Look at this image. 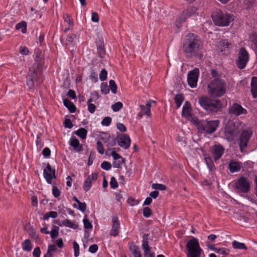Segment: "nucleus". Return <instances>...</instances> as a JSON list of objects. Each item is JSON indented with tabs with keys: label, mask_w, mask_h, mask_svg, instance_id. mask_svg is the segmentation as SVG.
<instances>
[{
	"label": "nucleus",
	"mask_w": 257,
	"mask_h": 257,
	"mask_svg": "<svg viewBox=\"0 0 257 257\" xmlns=\"http://www.w3.org/2000/svg\"><path fill=\"white\" fill-rule=\"evenodd\" d=\"M199 75V70L197 68L193 69L188 73L187 75V81L190 87L195 88L196 87Z\"/></svg>",
	"instance_id": "f8f14e48"
},
{
	"label": "nucleus",
	"mask_w": 257,
	"mask_h": 257,
	"mask_svg": "<svg viewBox=\"0 0 257 257\" xmlns=\"http://www.w3.org/2000/svg\"><path fill=\"white\" fill-rule=\"evenodd\" d=\"M127 202L131 206H134L139 203V201L133 198H129Z\"/></svg>",
	"instance_id": "338daca9"
},
{
	"label": "nucleus",
	"mask_w": 257,
	"mask_h": 257,
	"mask_svg": "<svg viewBox=\"0 0 257 257\" xmlns=\"http://www.w3.org/2000/svg\"><path fill=\"white\" fill-rule=\"evenodd\" d=\"M59 227L54 225L51 231H49V234L52 239H54L57 237L59 234Z\"/></svg>",
	"instance_id": "4c0bfd02"
},
{
	"label": "nucleus",
	"mask_w": 257,
	"mask_h": 257,
	"mask_svg": "<svg viewBox=\"0 0 257 257\" xmlns=\"http://www.w3.org/2000/svg\"><path fill=\"white\" fill-rule=\"evenodd\" d=\"M109 90H111L112 93L116 94L117 92V86L115 81L113 80H110L109 82Z\"/></svg>",
	"instance_id": "ea45409f"
},
{
	"label": "nucleus",
	"mask_w": 257,
	"mask_h": 257,
	"mask_svg": "<svg viewBox=\"0 0 257 257\" xmlns=\"http://www.w3.org/2000/svg\"><path fill=\"white\" fill-rule=\"evenodd\" d=\"M122 103L121 102H117L112 104L111 108L114 111L116 112L119 111L122 107Z\"/></svg>",
	"instance_id": "a18cd8bd"
},
{
	"label": "nucleus",
	"mask_w": 257,
	"mask_h": 257,
	"mask_svg": "<svg viewBox=\"0 0 257 257\" xmlns=\"http://www.w3.org/2000/svg\"><path fill=\"white\" fill-rule=\"evenodd\" d=\"M110 185L113 189H115L118 187V183L114 177H112L110 179Z\"/></svg>",
	"instance_id": "5fc2aeb1"
},
{
	"label": "nucleus",
	"mask_w": 257,
	"mask_h": 257,
	"mask_svg": "<svg viewBox=\"0 0 257 257\" xmlns=\"http://www.w3.org/2000/svg\"><path fill=\"white\" fill-rule=\"evenodd\" d=\"M98 250V246L96 244L90 245L89 247V251L91 253H95Z\"/></svg>",
	"instance_id": "69168bd1"
},
{
	"label": "nucleus",
	"mask_w": 257,
	"mask_h": 257,
	"mask_svg": "<svg viewBox=\"0 0 257 257\" xmlns=\"http://www.w3.org/2000/svg\"><path fill=\"white\" fill-rule=\"evenodd\" d=\"M93 101V100L92 98H89L87 102V106H88V110L89 112L93 113L96 109L95 105L92 103V102Z\"/></svg>",
	"instance_id": "58836bf2"
},
{
	"label": "nucleus",
	"mask_w": 257,
	"mask_h": 257,
	"mask_svg": "<svg viewBox=\"0 0 257 257\" xmlns=\"http://www.w3.org/2000/svg\"><path fill=\"white\" fill-rule=\"evenodd\" d=\"M219 120H199L198 118H194L192 119V124L197 128H216L219 124Z\"/></svg>",
	"instance_id": "6e6552de"
},
{
	"label": "nucleus",
	"mask_w": 257,
	"mask_h": 257,
	"mask_svg": "<svg viewBox=\"0 0 257 257\" xmlns=\"http://www.w3.org/2000/svg\"><path fill=\"white\" fill-rule=\"evenodd\" d=\"M210 248L211 249L214 250L216 253L221 254L227 255L229 252V250L228 249L224 247L217 248L213 247H210Z\"/></svg>",
	"instance_id": "7c9ffc66"
},
{
	"label": "nucleus",
	"mask_w": 257,
	"mask_h": 257,
	"mask_svg": "<svg viewBox=\"0 0 257 257\" xmlns=\"http://www.w3.org/2000/svg\"><path fill=\"white\" fill-rule=\"evenodd\" d=\"M33 247V245L30 239H25L22 243V248L26 251H30Z\"/></svg>",
	"instance_id": "c85d7f7f"
},
{
	"label": "nucleus",
	"mask_w": 257,
	"mask_h": 257,
	"mask_svg": "<svg viewBox=\"0 0 257 257\" xmlns=\"http://www.w3.org/2000/svg\"><path fill=\"white\" fill-rule=\"evenodd\" d=\"M107 72L105 69H103L99 74V79L101 81H104L107 79Z\"/></svg>",
	"instance_id": "de8ad7c7"
},
{
	"label": "nucleus",
	"mask_w": 257,
	"mask_h": 257,
	"mask_svg": "<svg viewBox=\"0 0 257 257\" xmlns=\"http://www.w3.org/2000/svg\"><path fill=\"white\" fill-rule=\"evenodd\" d=\"M16 29L17 30H21L23 33H26L27 31V24L25 22L23 21L18 24L16 26Z\"/></svg>",
	"instance_id": "72a5a7b5"
},
{
	"label": "nucleus",
	"mask_w": 257,
	"mask_h": 257,
	"mask_svg": "<svg viewBox=\"0 0 257 257\" xmlns=\"http://www.w3.org/2000/svg\"><path fill=\"white\" fill-rule=\"evenodd\" d=\"M186 247L187 250L186 257H200L202 249L197 238L193 237L187 241Z\"/></svg>",
	"instance_id": "423d86ee"
},
{
	"label": "nucleus",
	"mask_w": 257,
	"mask_h": 257,
	"mask_svg": "<svg viewBox=\"0 0 257 257\" xmlns=\"http://www.w3.org/2000/svg\"><path fill=\"white\" fill-rule=\"evenodd\" d=\"M63 19L65 22L67 23L70 27H72L73 25V21L72 18L67 14L63 15Z\"/></svg>",
	"instance_id": "c03bdc74"
},
{
	"label": "nucleus",
	"mask_w": 257,
	"mask_h": 257,
	"mask_svg": "<svg viewBox=\"0 0 257 257\" xmlns=\"http://www.w3.org/2000/svg\"><path fill=\"white\" fill-rule=\"evenodd\" d=\"M211 75L213 78L208 84V93L214 97L223 96L226 91V83L221 77V74L215 69H212Z\"/></svg>",
	"instance_id": "f03ea898"
},
{
	"label": "nucleus",
	"mask_w": 257,
	"mask_h": 257,
	"mask_svg": "<svg viewBox=\"0 0 257 257\" xmlns=\"http://www.w3.org/2000/svg\"><path fill=\"white\" fill-rule=\"evenodd\" d=\"M98 174L96 173H92L89 175L84 182L83 185V189L85 192H87L92 186L93 181L97 179Z\"/></svg>",
	"instance_id": "a211bd4d"
},
{
	"label": "nucleus",
	"mask_w": 257,
	"mask_h": 257,
	"mask_svg": "<svg viewBox=\"0 0 257 257\" xmlns=\"http://www.w3.org/2000/svg\"><path fill=\"white\" fill-rule=\"evenodd\" d=\"M111 118L110 117H105L101 121V124L103 126H108L111 122Z\"/></svg>",
	"instance_id": "603ef678"
},
{
	"label": "nucleus",
	"mask_w": 257,
	"mask_h": 257,
	"mask_svg": "<svg viewBox=\"0 0 257 257\" xmlns=\"http://www.w3.org/2000/svg\"><path fill=\"white\" fill-rule=\"evenodd\" d=\"M43 176L48 184H52L53 179L56 178L55 169H52L50 164H47L46 168L44 169Z\"/></svg>",
	"instance_id": "ddd939ff"
},
{
	"label": "nucleus",
	"mask_w": 257,
	"mask_h": 257,
	"mask_svg": "<svg viewBox=\"0 0 257 257\" xmlns=\"http://www.w3.org/2000/svg\"><path fill=\"white\" fill-rule=\"evenodd\" d=\"M251 92L254 98L257 97V77H253L251 82Z\"/></svg>",
	"instance_id": "a878e982"
},
{
	"label": "nucleus",
	"mask_w": 257,
	"mask_h": 257,
	"mask_svg": "<svg viewBox=\"0 0 257 257\" xmlns=\"http://www.w3.org/2000/svg\"><path fill=\"white\" fill-rule=\"evenodd\" d=\"M155 102L154 101H150L147 102L146 105H141L140 108L141 109V111L138 113V116L142 117L144 115H146L147 117H150L151 116V104Z\"/></svg>",
	"instance_id": "aec40b11"
},
{
	"label": "nucleus",
	"mask_w": 257,
	"mask_h": 257,
	"mask_svg": "<svg viewBox=\"0 0 257 257\" xmlns=\"http://www.w3.org/2000/svg\"><path fill=\"white\" fill-rule=\"evenodd\" d=\"M174 99L176 105V107L177 108H178L180 107L184 100V95L182 93L177 94L175 95Z\"/></svg>",
	"instance_id": "cd10ccee"
},
{
	"label": "nucleus",
	"mask_w": 257,
	"mask_h": 257,
	"mask_svg": "<svg viewBox=\"0 0 257 257\" xmlns=\"http://www.w3.org/2000/svg\"><path fill=\"white\" fill-rule=\"evenodd\" d=\"M251 42L254 50L257 53V34H253L251 37Z\"/></svg>",
	"instance_id": "49530a36"
},
{
	"label": "nucleus",
	"mask_w": 257,
	"mask_h": 257,
	"mask_svg": "<svg viewBox=\"0 0 257 257\" xmlns=\"http://www.w3.org/2000/svg\"><path fill=\"white\" fill-rule=\"evenodd\" d=\"M40 66V63L37 60H35V63L29 69L27 77V85L29 89H33L35 87V83L39 78L38 72Z\"/></svg>",
	"instance_id": "39448f33"
},
{
	"label": "nucleus",
	"mask_w": 257,
	"mask_h": 257,
	"mask_svg": "<svg viewBox=\"0 0 257 257\" xmlns=\"http://www.w3.org/2000/svg\"><path fill=\"white\" fill-rule=\"evenodd\" d=\"M73 134H76L80 138L84 139H85L87 135L86 130H77L73 133Z\"/></svg>",
	"instance_id": "e433bc0d"
},
{
	"label": "nucleus",
	"mask_w": 257,
	"mask_h": 257,
	"mask_svg": "<svg viewBox=\"0 0 257 257\" xmlns=\"http://www.w3.org/2000/svg\"><path fill=\"white\" fill-rule=\"evenodd\" d=\"M96 45L98 55L100 58H103L105 55V50L103 40L102 37H98L96 39Z\"/></svg>",
	"instance_id": "412c9836"
},
{
	"label": "nucleus",
	"mask_w": 257,
	"mask_h": 257,
	"mask_svg": "<svg viewBox=\"0 0 257 257\" xmlns=\"http://www.w3.org/2000/svg\"><path fill=\"white\" fill-rule=\"evenodd\" d=\"M205 161L209 170L213 171L215 170V165L210 157H205Z\"/></svg>",
	"instance_id": "473e14b6"
},
{
	"label": "nucleus",
	"mask_w": 257,
	"mask_h": 257,
	"mask_svg": "<svg viewBox=\"0 0 257 257\" xmlns=\"http://www.w3.org/2000/svg\"><path fill=\"white\" fill-rule=\"evenodd\" d=\"M123 162V159L121 158L117 160H115L113 161L112 163V165L114 168H120L121 167L122 164Z\"/></svg>",
	"instance_id": "79ce46f5"
},
{
	"label": "nucleus",
	"mask_w": 257,
	"mask_h": 257,
	"mask_svg": "<svg viewBox=\"0 0 257 257\" xmlns=\"http://www.w3.org/2000/svg\"><path fill=\"white\" fill-rule=\"evenodd\" d=\"M196 11V9L192 7L188 8L183 11L176 19V25L177 27L180 28L182 23L185 22L188 18L195 15Z\"/></svg>",
	"instance_id": "9d476101"
},
{
	"label": "nucleus",
	"mask_w": 257,
	"mask_h": 257,
	"mask_svg": "<svg viewBox=\"0 0 257 257\" xmlns=\"http://www.w3.org/2000/svg\"><path fill=\"white\" fill-rule=\"evenodd\" d=\"M211 150V155L215 161L218 160L224 152V148L220 144L212 146Z\"/></svg>",
	"instance_id": "2eb2a0df"
},
{
	"label": "nucleus",
	"mask_w": 257,
	"mask_h": 257,
	"mask_svg": "<svg viewBox=\"0 0 257 257\" xmlns=\"http://www.w3.org/2000/svg\"><path fill=\"white\" fill-rule=\"evenodd\" d=\"M221 46H222L225 48H229L231 44L227 40H222L219 43Z\"/></svg>",
	"instance_id": "13d9d810"
},
{
	"label": "nucleus",
	"mask_w": 257,
	"mask_h": 257,
	"mask_svg": "<svg viewBox=\"0 0 257 257\" xmlns=\"http://www.w3.org/2000/svg\"><path fill=\"white\" fill-rule=\"evenodd\" d=\"M119 223L117 217H113L112 218V226L110 232V235L115 236L118 235L119 229Z\"/></svg>",
	"instance_id": "5701e85b"
},
{
	"label": "nucleus",
	"mask_w": 257,
	"mask_h": 257,
	"mask_svg": "<svg viewBox=\"0 0 257 257\" xmlns=\"http://www.w3.org/2000/svg\"><path fill=\"white\" fill-rule=\"evenodd\" d=\"M100 88L101 93L104 94H107L109 92V88L106 83H102L101 84Z\"/></svg>",
	"instance_id": "a19ab883"
},
{
	"label": "nucleus",
	"mask_w": 257,
	"mask_h": 257,
	"mask_svg": "<svg viewBox=\"0 0 257 257\" xmlns=\"http://www.w3.org/2000/svg\"><path fill=\"white\" fill-rule=\"evenodd\" d=\"M192 107L190 103L186 101L182 108V115L183 117H185L188 120H190L192 123L193 118L197 117L192 115Z\"/></svg>",
	"instance_id": "dca6fc26"
},
{
	"label": "nucleus",
	"mask_w": 257,
	"mask_h": 257,
	"mask_svg": "<svg viewBox=\"0 0 257 257\" xmlns=\"http://www.w3.org/2000/svg\"><path fill=\"white\" fill-rule=\"evenodd\" d=\"M250 135L248 130H244L242 132L240 136L239 142V147L241 152L242 151V149L247 146Z\"/></svg>",
	"instance_id": "6ab92c4d"
},
{
	"label": "nucleus",
	"mask_w": 257,
	"mask_h": 257,
	"mask_svg": "<svg viewBox=\"0 0 257 257\" xmlns=\"http://www.w3.org/2000/svg\"><path fill=\"white\" fill-rule=\"evenodd\" d=\"M149 234H144L142 238V248L144 251L145 257H155V253L151 252L148 243Z\"/></svg>",
	"instance_id": "4468645a"
},
{
	"label": "nucleus",
	"mask_w": 257,
	"mask_h": 257,
	"mask_svg": "<svg viewBox=\"0 0 257 257\" xmlns=\"http://www.w3.org/2000/svg\"><path fill=\"white\" fill-rule=\"evenodd\" d=\"M70 145L72 146L76 152H80L81 150V147L80 145L79 141L73 136L70 140Z\"/></svg>",
	"instance_id": "393cba45"
},
{
	"label": "nucleus",
	"mask_w": 257,
	"mask_h": 257,
	"mask_svg": "<svg viewBox=\"0 0 257 257\" xmlns=\"http://www.w3.org/2000/svg\"><path fill=\"white\" fill-rule=\"evenodd\" d=\"M73 245L74 251V256L75 257H77L79 254V244L76 241H74L73 243Z\"/></svg>",
	"instance_id": "3c124183"
},
{
	"label": "nucleus",
	"mask_w": 257,
	"mask_h": 257,
	"mask_svg": "<svg viewBox=\"0 0 257 257\" xmlns=\"http://www.w3.org/2000/svg\"><path fill=\"white\" fill-rule=\"evenodd\" d=\"M251 182L245 177H240L235 183V189L236 192L242 196L246 194L250 190Z\"/></svg>",
	"instance_id": "0eeeda50"
},
{
	"label": "nucleus",
	"mask_w": 257,
	"mask_h": 257,
	"mask_svg": "<svg viewBox=\"0 0 257 257\" xmlns=\"http://www.w3.org/2000/svg\"><path fill=\"white\" fill-rule=\"evenodd\" d=\"M64 126L66 128H71L73 126L71 120L69 118H67L64 122Z\"/></svg>",
	"instance_id": "052dcab7"
},
{
	"label": "nucleus",
	"mask_w": 257,
	"mask_h": 257,
	"mask_svg": "<svg viewBox=\"0 0 257 257\" xmlns=\"http://www.w3.org/2000/svg\"><path fill=\"white\" fill-rule=\"evenodd\" d=\"M83 222L84 223V227L85 229H91L92 228L91 223L86 217L83 219Z\"/></svg>",
	"instance_id": "864d4df0"
},
{
	"label": "nucleus",
	"mask_w": 257,
	"mask_h": 257,
	"mask_svg": "<svg viewBox=\"0 0 257 257\" xmlns=\"http://www.w3.org/2000/svg\"><path fill=\"white\" fill-rule=\"evenodd\" d=\"M62 225L66 226L68 227L73 229H75L77 228V225L74 223L72 222L69 219H65L63 221Z\"/></svg>",
	"instance_id": "f704fd0d"
},
{
	"label": "nucleus",
	"mask_w": 257,
	"mask_h": 257,
	"mask_svg": "<svg viewBox=\"0 0 257 257\" xmlns=\"http://www.w3.org/2000/svg\"><path fill=\"white\" fill-rule=\"evenodd\" d=\"M78 205V209L82 212H84L86 210V205L85 202L82 203L80 201L77 203Z\"/></svg>",
	"instance_id": "bf43d9fd"
},
{
	"label": "nucleus",
	"mask_w": 257,
	"mask_h": 257,
	"mask_svg": "<svg viewBox=\"0 0 257 257\" xmlns=\"http://www.w3.org/2000/svg\"><path fill=\"white\" fill-rule=\"evenodd\" d=\"M152 214L151 209L148 207H145L143 209V215L146 217H149Z\"/></svg>",
	"instance_id": "8fccbe9b"
},
{
	"label": "nucleus",
	"mask_w": 257,
	"mask_h": 257,
	"mask_svg": "<svg viewBox=\"0 0 257 257\" xmlns=\"http://www.w3.org/2000/svg\"><path fill=\"white\" fill-rule=\"evenodd\" d=\"M99 16L97 13L93 12L92 13L91 20L94 22H98L99 21Z\"/></svg>",
	"instance_id": "774afa93"
},
{
	"label": "nucleus",
	"mask_w": 257,
	"mask_h": 257,
	"mask_svg": "<svg viewBox=\"0 0 257 257\" xmlns=\"http://www.w3.org/2000/svg\"><path fill=\"white\" fill-rule=\"evenodd\" d=\"M101 167L106 171L110 170L111 168V165L107 161H103L101 164Z\"/></svg>",
	"instance_id": "09e8293b"
},
{
	"label": "nucleus",
	"mask_w": 257,
	"mask_h": 257,
	"mask_svg": "<svg viewBox=\"0 0 257 257\" xmlns=\"http://www.w3.org/2000/svg\"><path fill=\"white\" fill-rule=\"evenodd\" d=\"M97 149L99 153L102 155L104 154V150L103 145L100 141L97 142Z\"/></svg>",
	"instance_id": "6e6d98bb"
},
{
	"label": "nucleus",
	"mask_w": 257,
	"mask_h": 257,
	"mask_svg": "<svg viewBox=\"0 0 257 257\" xmlns=\"http://www.w3.org/2000/svg\"><path fill=\"white\" fill-rule=\"evenodd\" d=\"M52 193L55 197H58L60 195L61 191L57 187L53 186L52 188Z\"/></svg>",
	"instance_id": "4d7b16f0"
},
{
	"label": "nucleus",
	"mask_w": 257,
	"mask_h": 257,
	"mask_svg": "<svg viewBox=\"0 0 257 257\" xmlns=\"http://www.w3.org/2000/svg\"><path fill=\"white\" fill-rule=\"evenodd\" d=\"M237 130H224L225 139L228 141H232L237 134Z\"/></svg>",
	"instance_id": "b1692460"
},
{
	"label": "nucleus",
	"mask_w": 257,
	"mask_h": 257,
	"mask_svg": "<svg viewBox=\"0 0 257 257\" xmlns=\"http://www.w3.org/2000/svg\"><path fill=\"white\" fill-rule=\"evenodd\" d=\"M133 253L135 257H142L140 251L138 247H134V249L133 250Z\"/></svg>",
	"instance_id": "e2e57ef3"
},
{
	"label": "nucleus",
	"mask_w": 257,
	"mask_h": 257,
	"mask_svg": "<svg viewBox=\"0 0 257 257\" xmlns=\"http://www.w3.org/2000/svg\"><path fill=\"white\" fill-rule=\"evenodd\" d=\"M211 17L214 24L219 27H225L229 25L234 20L232 15L217 10L212 14Z\"/></svg>",
	"instance_id": "20e7f679"
},
{
	"label": "nucleus",
	"mask_w": 257,
	"mask_h": 257,
	"mask_svg": "<svg viewBox=\"0 0 257 257\" xmlns=\"http://www.w3.org/2000/svg\"><path fill=\"white\" fill-rule=\"evenodd\" d=\"M20 53L22 55H27L29 54V51L26 47H21L20 48Z\"/></svg>",
	"instance_id": "0e129e2a"
},
{
	"label": "nucleus",
	"mask_w": 257,
	"mask_h": 257,
	"mask_svg": "<svg viewBox=\"0 0 257 257\" xmlns=\"http://www.w3.org/2000/svg\"><path fill=\"white\" fill-rule=\"evenodd\" d=\"M228 113L231 115L238 116L241 115L246 114L247 110L242 106L237 103H233L228 109Z\"/></svg>",
	"instance_id": "9b49d317"
},
{
	"label": "nucleus",
	"mask_w": 257,
	"mask_h": 257,
	"mask_svg": "<svg viewBox=\"0 0 257 257\" xmlns=\"http://www.w3.org/2000/svg\"><path fill=\"white\" fill-rule=\"evenodd\" d=\"M198 102L200 106L208 113H214L220 111L222 104L220 100L212 99L207 96L199 97Z\"/></svg>",
	"instance_id": "7ed1b4c3"
},
{
	"label": "nucleus",
	"mask_w": 257,
	"mask_h": 257,
	"mask_svg": "<svg viewBox=\"0 0 257 257\" xmlns=\"http://www.w3.org/2000/svg\"><path fill=\"white\" fill-rule=\"evenodd\" d=\"M152 187L154 189L162 191L165 190L166 189V186L162 184L154 183L152 184Z\"/></svg>",
	"instance_id": "37998d69"
},
{
	"label": "nucleus",
	"mask_w": 257,
	"mask_h": 257,
	"mask_svg": "<svg viewBox=\"0 0 257 257\" xmlns=\"http://www.w3.org/2000/svg\"><path fill=\"white\" fill-rule=\"evenodd\" d=\"M58 216V213L56 211H51L46 213L44 217V220H48L49 218H56Z\"/></svg>",
	"instance_id": "c9c22d12"
},
{
	"label": "nucleus",
	"mask_w": 257,
	"mask_h": 257,
	"mask_svg": "<svg viewBox=\"0 0 257 257\" xmlns=\"http://www.w3.org/2000/svg\"><path fill=\"white\" fill-rule=\"evenodd\" d=\"M64 105L68 108L70 112H74L76 110V106L74 104L68 99H63Z\"/></svg>",
	"instance_id": "bb28decb"
},
{
	"label": "nucleus",
	"mask_w": 257,
	"mask_h": 257,
	"mask_svg": "<svg viewBox=\"0 0 257 257\" xmlns=\"http://www.w3.org/2000/svg\"><path fill=\"white\" fill-rule=\"evenodd\" d=\"M41 254V250L39 247H36L33 250V255L34 257H40Z\"/></svg>",
	"instance_id": "680f3d73"
},
{
	"label": "nucleus",
	"mask_w": 257,
	"mask_h": 257,
	"mask_svg": "<svg viewBox=\"0 0 257 257\" xmlns=\"http://www.w3.org/2000/svg\"><path fill=\"white\" fill-rule=\"evenodd\" d=\"M117 142L119 146L124 149H128L131 144V139L126 134H122L117 137Z\"/></svg>",
	"instance_id": "f3484780"
},
{
	"label": "nucleus",
	"mask_w": 257,
	"mask_h": 257,
	"mask_svg": "<svg viewBox=\"0 0 257 257\" xmlns=\"http://www.w3.org/2000/svg\"><path fill=\"white\" fill-rule=\"evenodd\" d=\"M242 166V165L240 162L231 160L228 163V168L231 173H234L239 172Z\"/></svg>",
	"instance_id": "4be33fe9"
},
{
	"label": "nucleus",
	"mask_w": 257,
	"mask_h": 257,
	"mask_svg": "<svg viewBox=\"0 0 257 257\" xmlns=\"http://www.w3.org/2000/svg\"><path fill=\"white\" fill-rule=\"evenodd\" d=\"M101 139L104 141L105 143H107L108 147H112L116 144V140L114 138L111 137L110 136L106 135V140L101 137Z\"/></svg>",
	"instance_id": "c756f323"
},
{
	"label": "nucleus",
	"mask_w": 257,
	"mask_h": 257,
	"mask_svg": "<svg viewBox=\"0 0 257 257\" xmlns=\"http://www.w3.org/2000/svg\"><path fill=\"white\" fill-rule=\"evenodd\" d=\"M232 247L235 249H246L247 246L244 243L239 242L237 241L234 240L232 242Z\"/></svg>",
	"instance_id": "2f4dec72"
},
{
	"label": "nucleus",
	"mask_w": 257,
	"mask_h": 257,
	"mask_svg": "<svg viewBox=\"0 0 257 257\" xmlns=\"http://www.w3.org/2000/svg\"><path fill=\"white\" fill-rule=\"evenodd\" d=\"M248 60L249 54L247 51L244 48H241L238 51L237 59L236 61L237 67L240 69L244 68Z\"/></svg>",
	"instance_id": "1a4fd4ad"
},
{
	"label": "nucleus",
	"mask_w": 257,
	"mask_h": 257,
	"mask_svg": "<svg viewBox=\"0 0 257 257\" xmlns=\"http://www.w3.org/2000/svg\"><path fill=\"white\" fill-rule=\"evenodd\" d=\"M202 48L201 42L197 35L193 33H188L186 35L183 50L186 57L192 58L199 56Z\"/></svg>",
	"instance_id": "f257e3e1"
}]
</instances>
